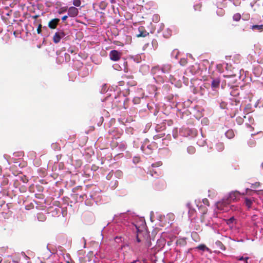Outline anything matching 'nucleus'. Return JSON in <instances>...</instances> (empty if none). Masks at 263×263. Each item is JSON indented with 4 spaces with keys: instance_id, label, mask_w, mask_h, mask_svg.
Returning <instances> with one entry per match:
<instances>
[{
    "instance_id": "nucleus-1",
    "label": "nucleus",
    "mask_w": 263,
    "mask_h": 263,
    "mask_svg": "<svg viewBox=\"0 0 263 263\" xmlns=\"http://www.w3.org/2000/svg\"><path fill=\"white\" fill-rule=\"evenodd\" d=\"M231 203L227 198H223L216 203L217 208L221 211H227L229 210V205Z\"/></svg>"
},
{
    "instance_id": "nucleus-2",
    "label": "nucleus",
    "mask_w": 263,
    "mask_h": 263,
    "mask_svg": "<svg viewBox=\"0 0 263 263\" xmlns=\"http://www.w3.org/2000/svg\"><path fill=\"white\" fill-rule=\"evenodd\" d=\"M66 35V33L62 30L56 32L53 36V41L55 44L59 43L61 40Z\"/></svg>"
},
{
    "instance_id": "nucleus-3",
    "label": "nucleus",
    "mask_w": 263,
    "mask_h": 263,
    "mask_svg": "<svg viewBox=\"0 0 263 263\" xmlns=\"http://www.w3.org/2000/svg\"><path fill=\"white\" fill-rule=\"evenodd\" d=\"M109 58L111 61H118L122 56V53L116 50H111L109 52Z\"/></svg>"
},
{
    "instance_id": "nucleus-4",
    "label": "nucleus",
    "mask_w": 263,
    "mask_h": 263,
    "mask_svg": "<svg viewBox=\"0 0 263 263\" xmlns=\"http://www.w3.org/2000/svg\"><path fill=\"white\" fill-rule=\"evenodd\" d=\"M240 195V193L239 192L237 191H233L229 194V196L227 198L230 202L231 203L232 202L238 201L239 199Z\"/></svg>"
},
{
    "instance_id": "nucleus-5",
    "label": "nucleus",
    "mask_w": 263,
    "mask_h": 263,
    "mask_svg": "<svg viewBox=\"0 0 263 263\" xmlns=\"http://www.w3.org/2000/svg\"><path fill=\"white\" fill-rule=\"evenodd\" d=\"M79 13V10L75 7H70L68 10V15L70 17H75L78 15Z\"/></svg>"
},
{
    "instance_id": "nucleus-6",
    "label": "nucleus",
    "mask_w": 263,
    "mask_h": 263,
    "mask_svg": "<svg viewBox=\"0 0 263 263\" xmlns=\"http://www.w3.org/2000/svg\"><path fill=\"white\" fill-rule=\"evenodd\" d=\"M138 30L139 33L137 34V37H145L149 34V33L147 32L143 26H140L138 28Z\"/></svg>"
},
{
    "instance_id": "nucleus-7",
    "label": "nucleus",
    "mask_w": 263,
    "mask_h": 263,
    "mask_svg": "<svg viewBox=\"0 0 263 263\" xmlns=\"http://www.w3.org/2000/svg\"><path fill=\"white\" fill-rule=\"evenodd\" d=\"M60 22L59 18H54L51 20L48 23V27L51 29H55L56 28L58 24Z\"/></svg>"
},
{
    "instance_id": "nucleus-8",
    "label": "nucleus",
    "mask_w": 263,
    "mask_h": 263,
    "mask_svg": "<svg viewBox=\"0 0 263 263\" xmlns=\"http://www.w3.org/2000/svg\"><path fill=\"white\" fill-rule=\"evenodd\" d=\"M220 83V80L219 78H216L213 79L211 83V86L213 90H215L219 88Z\"/></svg>"
},
{
    "instance_id": "nucleus-9",
    "label": "nucleus",
    "mask_w": 263,
    "mask_h": 263,
    "mask_svg": "<svg viewBox=\"0 0 263 263\" xmlns=\"http://www.w3.org/2000/svg\"><path fill=\"white\" fill-rule=\"evenodd\" d=\"M224 148V144L222 142H218L215 144L214 149L217 152H222Z\"/></svg>"
},
{
    "instance_id": "nucleus-10",
    "label": "nucleus",
    "mask_w": 263,
    "mask_h": 263,
    "mask_svg": "<svg viewBox=\"0 0 263 263\" xmlns=\"http://www.w3.org/2000/svg\"><path fill=\"white\" fill-rule=\"evenodd\" d=\"M254 200H252L247 197L245 198V204L248 208V210H250L252 206Z\"/></svg>"
},
{
    "instance_id": "nucleus-11",
    "label": "nucleus",
    "mask_w": 263,
    "mask_h": 263,
    "mask_svg": "<svg viewBox=\"0 0 263 263\" xmlns=\"http://www.w3.org/2000/svg\"><path fill=\"white\" fill-rule=\"evenodd\" d=\"M176 244L180 246H184L186 245V241L185 238H182L178 239L176 241Z\"/></svg>"
},
{
    "instance_id": "nucleus-12",
    "label": "nucleus",
    "mask_w": 263,
    "mask_h": 263,
    "mask_svg": "<svg viewBox=\"0 0 263 263\" xmlns=\"http://www.w3.org/2000/svg\"><path fill=\"white\" fill-rule=\"evenodd\" d=\"M190 68L191 72L193 74H195L197 70L199 69V66L198 64H196L195 65L192 66Z\"/></svg>"
},
{
    "instance_id": "nucleus-13",
    "label": "nucleus",
    "mask_w": 263,
    "mask_h": 263,
    "mask_svg": "<svg viewBox=\"0 0 263 263\" xmlns=\"http://www.w3.org/2000/svg\"><path fill=\"white\" fill-rule=\"evenodd\" d=\"M37 218L40 221H45L46 219V217L42 213H39L37 214Z\"/></svg>"
},
{
    "instance_id": "nucleus-14",
    "label": "nucleus",
    "mask_w": 263,
    "mask_h": 263,
    "mask_svg": "<svg viewBox=\"0 0 263 263\" xmlns=\"http://www.w3.org/2000/svg\"><path fill=\"white\" fill-rule=\"evenodd\" d=\"M234 135V133L232 129H229L226 133V136L229 139L233 138Z\"/></svg>"
},
{
    "instance_id": "nucleus-15",
    "label": "nucleus",
    "mask_w": 263,
    "mask_h": 263,
    "mask_svg": "<svg viewBox=\"0 0 263 263\" xmlns=\"http://www.w3.org/2000/svg\"><path fill=\"white\" fill-rule=\"evenodd\" d=\"M171 69V66L170 65L167 64L164 65L162 67V70L164 73H168Z\"/></svg>"
},
{
    "instance_id": "nucleus-16",
    "label": "nucleus",
    "mask_w": 263,
    "mask_h": 263,
    "mask_svg": "<svg viewBox=\"0 0 263 263\" xmlns=\"http://www.w3.org/2000/svg\"><path fill=\"white\" fill-rule=\"evenodd\" d=\"M252 29L253 30H257L259 32H262L263 31V25H254L252 26Z\"/></svg>"
},
{
    "instance_id": "nucleus-17",
    "label": "nucleus",
    "mask_w": 263,
    "mask_h": 263,
    "mask_svg": "<svg viewBox=\"0 0 263 263\" xmlns=\"http://www.w3.org/2000/svg\"><path fill=\"white\" fill-rule=\"evenodd\" d=\"M187 152L189 154L193 155L195 153L196 149L193 146H189L187 148Z\"/></svg>"
},
{
    "instance_id": "nucleus-18",
    "label": "nucleus",
    "mask_w": 263,
    "mask_h": 263,
    "mask_svg": "<svg viewBox=\"0 0 263 263\" xmlns=\"http://www.w3.org/2000/svg\"><path fill=\"white\" fill-rule=\"evenodd\" d=\"M108 3L105 1H102L100 3L99 6L100 9L104 10L106 8Z\"/></svg>"
},
{
    "instance_id": "nucleus-19",
    "label": "nucleus",
    "mask_w": 263,
    "mask_h": 263,
    "mask_svg": "<svg viewBox=\"0 0 263 263\" xmlns=\"http://www.w3.org/2000/svg\"><path fill=\"white\" fill-rule=\"evenodd\" d=\"M12 262L14 263H18L20 261L21 258L18 255H14L11 256Z\"/></svg>"
},
{
    "instance_id": "nucleus-20",
    "label": "nucleus",
    "mask_w": 263,
    "mask_h": 263,
    "mask_svg": "<svg viewBox=\"0 0 263 263\" xmlns=\"http://www.w3.org/2000/svg\"><path fill=\"white\" fill-rule=\"evenodd\" d=\"M196 249L200 250H202L203 251H204L205 250H206V251L209 250V249L204 244H201V245H199L198 246H197L196 247Z\"/></svg>"
},
{
    "instance_id": "nucleus-21",
    "label": "nucleus",
    "mask_w": 263,
    "mask_h": 263,
    "mask_svg": "<svg viewBox=\"0 0 263 263\" xmlns=\"http://www.w3.org/2000/svg\"><path fill=\"white\" fill-rule=\"evenodd\" d=\"M241 18V15L239 13H237L234 14L233 16V19L234 21L238 22L239 21Z\"/></svg>"
},
{
    "instance_id": "nucleus-22",
    "label": "nucleus",
    "mask_w": 263,
    "mask_h": 263,
    "mask_svg": "<svg viewBox=\"0 0 263 263\" xmlns=\"http://www.w3.org/2000/svg\"><path fill=\"white\" fill-rule=\"evenodd\" d=\"M115 175L116 178L120 179L123 176V173L120 170H117L115 173Z\"/></svg>"
},
{
    "instance_id": "nucleus-23",
    "label": "nucleus",
    "mask_w": 263,
    "mask_h": 263,
    "mask_svg": "<svg viewBox=\"0 0 263 263\" xmlns=\"http://www.w3.org/2000/svg\"><path fill=\"white\" fill-rule=\"evenodd\" d=\"M179 63L182 66H184L186 65L187 64V59H186V58H181L180 60Z\"/></svg>"
},
{
    "instance_id": "nucleus-24",
    "label": "nucleus",
    "mask_w": 263,
    "mask_h": 263,
    "mask_svg": "<svg viewBox=\"0 0 263 263\" xmlns=\"http://www.w3.org/2000/svg\"><path fill=\"white\" fill-rule=\"evenodd\" d=\"M202 7L201 3H197L196 5H194V8L195 11H200L201 8Z\"/></svg>"
},
{
    "instance_id": "nucleus-25",
    "label": "nucleus",
    "mask_w": 263,
    "mask_h": 263,
    "mask_svg": "<svg viewBox=\"0 0 263 263\" xmlns=\"http://www.w3.org/2000/svg\"><path fill=\"white\" fill-rule=\"evenodd\" d=\"M81 4L80 0H73V5L76 7H79Z\"/></svg>"
},
{
    "instance_id": "nucleus-26",
    "label": "nucleus",
    "mask_w": 263,
    "mask_h": 263,
    "mask_svg": "<svg viewBox=\"0 0 263 263\" xmlns=\"http://www.w3.org/2000/svg\"><path fill=\"white\" fill-rule=\"evenodd\" d=\"M249 259V257H245L244 258L243 257H237V259L238 260H245V262L246 263H248V259Z\"/></svg>"
},
{
    "instance_id": "nucleus-27",
    "label": "nucleus",
    "mask_w": 263,
    "mask_h": 263,
    "mask_svg": "<svg viewBox=\"0 0 263 263\" xmlns=\"http://www.w3.org/2000/svg\"><path fill=\"white\" fill-rule=\"evenodd\" d=\"M157 185L159 186L160 185H161L162 186H163L165 184V182L164 180H158L157 182L156 183Z\"/></svg>"
},
{
    "instance_id": "nucleus-28",
    "label": "nucleus",
    "mask_w": 263,
    "mask_h": 263,
    "mask_svg": "<svg viewBox=\"0 0 263 263\" xmlns=\"http://www.w3.org/2000/svg\"><path fill=\"white\" fill-rule=\"evenodd\" d=\"M35 197L36 198L42 199L44 198V196L42 194H35Z\"/></svg>"
},
{
    "instance_id": "nucleus-29",
    "label": "nucleus",
    "mask_w": 263,
    "mask_h": 263,
    "mask_svg": "<svg viewBox=\"0 0 263 263\" xmlns=\"http://www.w3.org/2000/svg\"><path fill=\"white\" fill-rule=\"evenodd\" d=\"M137 240L138 242H140L141 241V240H140L139 238V235H140V234L141 233V231H140L137 228Z\"/></svg>"
},
{
    "instance_id": "nucleus-30",
    "label": "nucleus",
    "mask_w": 263,
    "mask_h": 263,
    "mask_svg": "<svg viewBox=\"0 0 263 263\" xmlns=\"http://www.w3.org/2000/svg\"><path fill=\"white\" fill-rule=\"evenodd\" d=\"M42 25L40 24L39 25L37 28V32L38 34H40L42 32Z\"/></svg>"
},
{
    "instance_id": "nucleus-31",
    "label": "nucleus",
    "mask_w": 263,
    "mask_h": 263,
    "mask_svg": "<svg viewBox=\"0 0 263 263\" xmlns=\"http://www.w3.org/2000/svg\"><path fill=\"white\" fill-rule=\"evenodd\" d=\"M159 69L158 67H154L152 69V72L153 73H155L156 72V71Z\"/></svg>"
},
{
    "instance_id": "nucleus-32",
    "label": "nucleus",
    "mask_w": 263,
    "mask_h": 263,
    "mask_svg": "<svg viewBox=\"0 0 263 263\" xmlns=\"http://www.w3.org/2000/svg\"><path fill=\"white\" fill-rule=\"evenodd\" d=\"M202 201L204 204L209 205V202L206 198L203 199Z\"/></svg>"
},
{
    "instance_id": "nucleus-33",
    "label": "nucleus",
    "mask_w": 263,
    "mask_h": 263,
    "mask_svg": "<svg viewBox=\"0 0 263 263\" xmlns=\"http://www.w3.org/2000/svg\"><path fill=\"white\" fill-rule=\"evenodd\" d=\"M8 183V180L7 179H5L2 183V185H6Z\"/></svg>"
},
{
    "instance_id": "nucleus-34",
    "label": "nucleus",
    "mask_w": 263,
    "mask_h": 263,
    "mask_svg": "<svg viewBox=\"0 0 263 263\" xmlns=\"http://www.w3.org/2000/svg\"><path fill=\"white\" fill-rule=\"evenodd\" d=\"M216 243L219 246H223V245H222V243H221V242H220V241H217Z\"/></svg>"
},
{
    "instance_id": "nucleus-35",
    "label": "nucleus",
    "mask_w": 263,
    "mask_h": 263,
    "mask_svg": "<svg viewBox=\"0 0 263 263\" xmlns=\"http://www.w3.org/2000/svg\"><path fill=\"white\" fill-rule=\"evenodd\" d=\"M67 17H68V16H67V15H64V16H63L62 17V21H65V20H66L67 18Z\"/></svg>"
},
{
    "instance_id": "nucleus-36",
    "label": "nucleus",
    "mask_w": 263,
    "mask_h": 263,
    "mask_svg": "<svg viewBox=\"0 0 263 263\" xmlns=\"http://www.w3.org/2000/svg\"><path fill=\"white\" fill-rule=\"evenodd\" d=\"M236 75L235 74H231L230 76H226V75H224L223 77H225V78H229L230 76H232V77H235Z\"/></svg>"
},
{
    "instance_id": "nucleus-37",
    "label": "nucleus",
    "mask_w": 263,
    "mask_h": 263,
    "mask_svg": "<svg viewBox=\"0 0 263 263\" xmlns=\"http://www.w3.org/2000/svg\"><path fill=\"white\" fill-rule=\"evenodd\" d=\"M39 17V15H33V16H32L31 17L33 18V19H36L37 17Z\"/></svg>"
},
{
    "instance_id": "nucleus-38",
    "label": "nucleus",
    "mask_w": 263,
    "mask_h": 263,
    "mask_svg": "<svg viewBox=\"0 0 263 263\" xmlns=\"http://www.w3.org/2000/svg\"><path fill=\"white\" fill-rule=\"evenodd\" d=\"M132 263H141V262L139 260H137L134 261Z\"/></svg>"
},
{
    "instance_id": "nucleus-39",
    "label": "nucleus",
    "mask_w": 263,
    "mask_h": 263,
    "mask_svg": "<svg viewBox=\"0 0 263 263\" xmlns=\"http://www.w3.org/2000/svg\"><path fill=\"white\" fill-rule=\"evenodd\" d=\"M22 254L23 256H24L25 257H27V258L28 257L24 252H22Z\"/></svg>"
},
{
    "instance_id": "nucleus-40",
    "label": "nucleus",
    "mask_w": 263,
    "mask_h": 263,
    "mask_svg": "<svg viewBox=\"0 0 263 263\" xmlns=\"http://www.w3.org/2000/svg\"><path fill=\"white\" fill-rule=\"evenodd\" d=\"M67 263H74V262L72 260H71L70 261H67Z\"/></svg>"
},
{
    "instance_id": "nucleus-41",
    "label": "nucleus",
    "mask_w": 263,
    "mask_h": 263,
    "mask_svg": "<svg viewBox=\"0 0 263 263\" xmlns=\"http://www.w3.org/2000/svg\"><path fill=\"white\" fill-rule=\"evenodd\" d=\"M155 137L156 138H160V137H159L158 135H156V136H155Z\"/></svg>"
},
{
    "instance_id": "nucleus-42",
    "label": "nucleus",
    "mask_w": 263,
    "mask_h": 263,
    "mask_svg": "<svg viewBox=\"0 0 263 263\" xmlns=\"http://www.w3.org/2000/svg\"><path fill=\"white\" fill-rule=\"evenodd\" d=\"M234 219V218L233 217V218H230V220L232 221V220H233Z\"/></svg>"
},
{
    "instance_id": "nucleus-43",
    "label": "nucleus",
    "mask_w": 263,
    "mask_h": 263,
    "mask_svg": "<svg viewBox=\"0 0 263 263\" xmlns=\"http://www.w3.org/2000/svg\"><path fill=\"white\" fill-rule=\"evenodd\" d=\"M261 167L263 169V162L261 164Z\"/></svg>"
},
{
    "instance_id": "nucleus-44",
    "label": "nucleus",
    "mask_w": 263,
    "mask_h": 263,
    "mask_svg": "<svg viewBox=\"0 0 263 263\" xmlns=\"http://www.w3.org/2000/svg\"><path fill=\"white\" fill-rule=\"evenodd\" d=\"M233 92H231V94H232V95H234V96H236V95H235V94H233Z\"/></svg>"
},
{
    "instance_id": "nucleus-45",
    "label": "nucleus",
    "mask_w": 263,
    "mask_h": 263,
    "mask_svg": "<svg viewBox=\"0 0 263 263\" xmlns=\"http://www.w3.org/2000/svg\"><path fill=\"white\" fill-rule=\"evenodd\" d=\"M247 106H249V107H251V105L249 104V105H247Z\"/></svg>"
},
{
    "instance_id": "nucleus-46",
    "label": "nucleus",
    "mask_w": 263,
    "mask_h": 263,
    "mask_svg": "<svg viewBox=\"0 0 263 263\" xmlns=\"http://www.w3.org/2000/svg\"><path fill=\"white\" fill-rule=\"evenodd\" d=\"M164 35V36H165V37H168V36H166V35Z\"/></svg>"
},
{
    "instance_id": "nucleus-47",
    "label": "nucleus",
    "mask_w": 263,
    "mask_h": 263,
    "mask_svg": "<svg viewBox=\"0 0 263 263\" xmlns=\"http://www.w3.org/2000/svg\"><path fill=\"white\" fill-rule=\"evenodd\" d=\"M116 183L118 184V181H116Z\"/></svg>"
}]
</instances>
